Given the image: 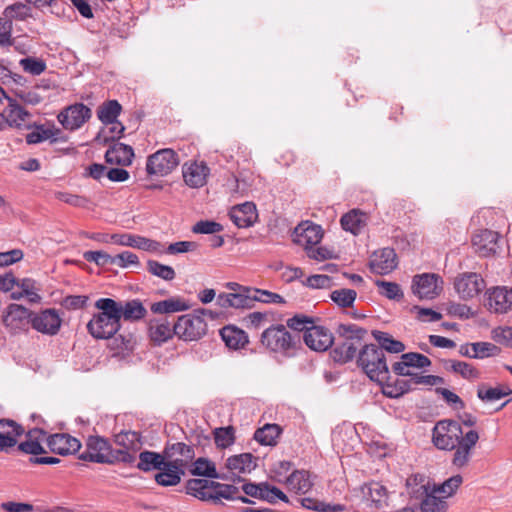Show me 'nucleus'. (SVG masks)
<instances>
[{"instance_id":"1","label":"nucleus","mask_w":512,"mask_h":512,"mask_svg":"<svg viewBox=\"0 0 512 512\" xmlns=\"http://www.w3.org/2000/svg\"><path fill=\"white\" fill-rule=\"evenodd\" d=\"M479 440V433L470 429L463 431L455 420H440L432 431V442L440 450H454L452 464L457 468L465 467L472 455V449Z\"/></svg>"},{"instance_id":"2","label":"nucleus","mask_w":512,"mask_h":512,"mask_svg":"<svg viewBox=\"0 0 512 512\" xmlns=\"http://www.w3.org/2000/svg\"><path fill=\"white\" fill-rule=\"evenodd\" d=\"M95 307L99 312L94 314L92 319L88 322V332L96 339L113 338L111 348L118 352L131 349V335H116L121 328V322L114 306V299L99 298L95 302Z\"/></svg>"},{"instance_id":"3","label":"nucleus","mask_w":512,"mask_h":512,"mask_svg":"<svg viewBox=\"0 0 512 512\" xmlns=\"http://www.w3.org/2000/svg\"><path fill=\"white\" fill-rule=\"evenodd\" d=\"M261 346L276 357L292 358L301 348V336L282 324H272L260 336Z\"/></svg>"},{"instance_id":"4","label":"nucleus","mask_w":512,"mask_h":512,"mask_svg":"<svg viewBox=\"0 0 512 512\" xmlns=\"http://www.w3.org/2000/svg\"><path fill=\"white\" fill-rule=\"evenodd\" d=\"M78 458L82 461L115 464L118 462L132 464L135 461V455L122 450H114L108 439L99 435H90L85 441V450Z\"/></svg>"},{"instance_id":"5","label":"nucleus","mask_w":512,"mask_h":512,"mask_svg":"<svg viewBox=\"0 0 512 512\" xmlns=\"http://www.w3.org/2000/svg\"><path fill=\"white\" fill-rule=\"evenodd\" d=\"M339 342L331 351L335 362L345 364L356 356L359 348L363 347L367 330L356 324H339L337 328Z\"/></svg>"},{"instance_id":"6","label":"nucleus","mask_w":512,"mask_h":512,"mask_svg":"<svg viewBox=\"0 0 512 512\" xmlns=\"http://www.w3.org/2000/svg\"><path fill=\"white\" fill-rule=\"evenodd\" d=\"M357 364L371 381L383 384L390 379L385 353L376 344H366L359 350Z\"/></svg>"},{"instance_id":"7","label":"nucleus","mask_w":512,"mask_h":512,"mask_svg":"<svg viewBox=\"0 0 512 512\" xmlns=\"http://www.w3.org/2000/svg\"><path fill=\"white\" fill-rule=\"evenodd\" d=\"M212 317V311L204 308L195 309L192 313L181 315L174 323L175 335L183 341H197L207 332V323L203 316Z\"/></svg>"},{"instance_id":"8","label":"nucleus","mask_w":512,"mask_h":512,"mask_svg":"<svg viewBox=\"0 0 512 512\" xmlns=\"http://www.w3.org/2000/svg\"><path fill=\"white\" fill-rule=\"evenodd\" d=\"M178 164V154L170 148H164L148 156L146 172L150 176H166L171 173Z\"/></svg>"},{"instance_id":"9","label":"nucleus","mask_w":512,"mask_h":512,"mask_svg":"<svg viewBox=\"0 0 512 512\" xmlns=\"http://www.w3.org/2000/svg\"><path fill=\"white\" fill-rule=\"evenodd\" d=\"M411 289L419 299L432 300L442 292L443 280L435 273L418 274L412 279Z\"/></svg>"},{"instance_id":"10","label":"nucleus","mask_w":512,"mask_h":512,"mask_svg":"<svg viewBox=\"0 0 512 512\" xmlns=\"http://www.w3.org/2000/svg\"><path fill=\"white\" fill-rule=\"evenodd\" d=\"M360 490L362 501L368 508L380 510L388 506L390 492L381 482H366L361 486Z\"/></svg>"},{"instance_id":"11","label":"nucleus","mask_w":512,"mask_h":512,"mask_svg":"<svg viewBox=\"0 0 512 512\" xmlns=\"http://www.w3.org/2000/svg\"><path fill=\"white\" fill-rule=\"evenodd\" d=\"M241 490L249 497L267 501L270 504H275L277 500L289 503L287 495L276 486L270 485L268 482H247L242 485Z\"/></svg>"},{"instance_id":"12","label":"nucleus","mask_w":512,"mask_h":512,"mask_svg":"<svg viewBox=\"0 0 512 512\" xmlns=\"http://www.w3.org/2000/svg\"><path fill=\"white\" fill-rule=\"evenodd\" d=\"M92 116V111L83 103H75L63 109L57 116L64 129L75 131Z\"/></svg>"},{"instance_id":"13","label":"nucleus","mask_w":512,"mask_h":512,"mask_svg":"<svg viewBox=\"0 0 512 512\" xmlns=\"http://www.w3.org/2000/svg\"><path fill=\"white\" fill-rule=\"evenodd\" d=\"M486 306L494 313H507L512 310V288L496 286L486 292Z\"/></svg>"},{"instance_id":"14","label":"nucleus","mask_w":512,"mask_h":512,"mask_svg":"<svg viewBox=\"0 0 512 512\" xmlns=\"http://www.w3.org/2000/svg\"><path fill=\"white\" fill-rule=\"evenodd\" d=\"M251 291L252 288L250 287H238L236 292L220 293L217 296L216 303L224 309L252 308L254 304Z\"/></svg>"},{"instance_id":"15","label":"nucleus","mask_w":512,"mask_h":512,"mask_svg":"<svg viewBox=\"0 0 512 512\" xmlns=\"http://www.w3.org/2000/svg\"><path fill=\"white\" fill-rule=\"evenodd\" d=\"M32 318L33 313L26 307L19 304H10L3 322L11 332L18 333L28 329Z\"/></svg>"},{"instance_id":"16","label":"nucleus","mask_w":512,"mask_h":512,"mask_svg":"<svg viewBox=\"0 0 512 512\" xmlns=\"http://www.w3.org/2000/svg\"><path fill=\"white\" fill-rule=\"evenodd\" d=\"M501 236L498 232L484 229L475 233L472 237V246L476 253L482 257H488L497 253L500 249Z\"/></svg>"},{"instance_id":"17","label":"nucleus","mask_w":512,"mask_h":512,"mask_svg":"<svg viewBox=\"0 0 512 512\" xmlns=\"http://www.w3.org/2000/svg\"><path fill=\"white\" fill-rule=\"evenodd\" d=\"M454 286L461 298L471 299L484 290L485 281L480 274L470 272L457 277Z\"/></svg>"},{"instance_id":"18","label":"nucleus","mask_w":512,"mask_h":512,"mask_svg":"<svg viewBox=\"0 0 512 512\" xmlns=\"http://www.w3.org/2000/svg\"><path fill=\"white\" fill-rule=\"evenodd\" d=\"M305 344L314 351L324 352L334 343L332 333L323 326L312 325L303 335Z\"/></svg>"},{"instance_id":"19","label":"nucleus","mask_w":512,"mask_h":512,"mask_svg":"<svg viewBox=\"0 0 512 512\" xmlns=\"http://www.w3.org/2000/svg\"><path fill=\"white\" fill-rule=\"evenodd\" d=\"M46 444L52 453L63 456L76 453L81 448V442L66 433L47 435Z\"/></svg>"},{"instance_id":"20","label":"nucleus","mask_w":512,"mask_h":512,"mask_svg":"<svg viewBox=\"0 0 512 512\" xmlns=\"http://www.w3.org/2000/svg\"><path fill=\"white\" fill-rule=\"evenodd\" d=\"M25 433L22 425L11 419H0V452H8Z\"/></svg>"},{"instance_id":"21","label":"nucleus","mask_w":512,"mask_h":512,"mask_svg":"<svg viewBox=\"0 0 512 512\" xmlns=\"http://www.w3.org/2000/svg\"><path fill=\"white\" fill-rule=\"evenodd\" d=\"M210 169L204 162H187L182 167L183 179L191 188H200L206 184Z\"/></svg>"},{"instance_id":"22","label":"nucleus","mask_w":512,"mask_h":512,"mask_svg":"<svg viewBox=\"0 0 512 512\" xmlns=\"http://www.w3.org/2000/svg\"><path fill=\"white\" fill-rule=\"evenodd\" d=\"M31 326L40 333L55 335L60 329L61 319L54 309H46L33 315Z\"/></svg>"},{"instance_id":"23","label":"nucleus","mask_w":512,"mask_h":512,"mask_svg":"<svg viewBox=\"0 0 512 512\" xmlns=\"http://www.w3.org/2000/svg\"><path fill=\"white\" fill-rule=\"evenodd\" d=\"M229 217L238 228L251 227L258 219L256 205L253 202L235 205L230 209Z\"/></svg>"},{"instance_id":"24","label":"nucleus","mask_w":512,"mask_h":512,"mask_svg":"<svg viewBox=\"0 0 512 512\" xmlns=\"http://www.w3.org/2000/svg\"><path fill=\"white\" fill-rule=\"evenodd\" d=\"M111 239L116 244L133 247L149 252H158L161 247V243L158 241L128 233L113 234Z\"/></svg>"},{"instance_id":"25","label":"nucleus","mask_w":512,"mask_h":512,"mask_svg":"<svg viewBox=\"0 0 512 512\" xmlns=\"http://www.w3.org/2000/svg\"><path fill=\"white\" fill-rule=\"evenodd\" d=\"M26 439L20 442L17 449L30 455H40L46 453L42 443L46 442L47 433L43 429L34 428L26 433Z\"/></svg>"},{"instance_id":"26","label":"nucleus","mask_w":512,"mask_h":512,"mask_svg":"<svg viewBox=\"0 0 512 512\" xmlns=\"http://www.w3.org/2000/svg\"><path fill=\"white\" fill-rule=\"evenodd\" d=\"M114 306L119 315V320L124 319L129 322H136L143 319L147 310L139 299H132L126 302L114 300Z\"/></svg>"},{"instance_id":"27","label":"nucleus","mask_w":512,"mask_h":512,"mask_svg":"<svg viewBox=\"0 0 512 512\" xmlns=\"http://www.w3.org/2000/svg\"><path fill=\"white\" fill-rule=\"evenodd\" d=\"M392 370L399 376H408L414 385L435 386L443 383V378L435 375H422L410 370L406 361L401 359L392 365Z\"/></svg>"},{"instance_id":"28","label":"nucleus","mask_w":512,"mask_h":512,"mask_svg":"<svg viewBox=\"0 0 512 512\" xmlns=\"http://www.w3.org/2000/svg\"><path fill=\"white\" fill-rule=\"evenodd\" d=\"M395 258L396 254L393 249L384 248L373 254L370 261V268L377 274H388L397 266Z\"/></svg>"},{"instance_id":"29","label":"nucleus","mask_w":512,"mask_h":512,"mask_svg":"<svg viewBox=\"0 0 512 512\" xmlns=\"http://www.w3.org/2000/svg\"><path fill=\"white\" fill-rule=\"evenodd\" d=\"M149 337L156 345H161L175 335L174 324L171 326L166 319H153L149 322Z\"/></svg>"},{"instance_id":"30","label":"nucleus","mask_w":512,"mask_h":512,"mask_svg":"<svg viewBox=\"0 0 512 512\" xmlns=\"http://www.w3.org/2000/svg\"><path fill=\"white\" fill-rule=\"evenodd\" d=\"M133 157V148L120 142L113 144L105 153V161L108 164L120 166H129L132 163Z\"/></svg>"},{"instance_id":"31","label":"nucleus","mask_w":512,"mask_h":512,"mask_svg":"<svg viewBox=\"0 0 512 512\" xmlns=\"http://www.w3.org/2000/svg\"><path fill=\"white\" fill-rule=\"evenodd\" d=\"M460 354L470 358H487L500 353V348L490 342H475L460 347Z\"/></svg>"},{"instance_id":"32","label":"nucleus","mask_w":512,"mask_h":512,"mask_svg":"<svg viewBox=\"0 0 512 512\" xmlns=\"http://www.w3.org/2000/svg\"><path fill=\"white\" fill-rule=\"evenodd\" d=\"M8 105L4 109L5 119L7 120V127L20 128L28 119L31 114L18 101L12 97L8 100Z\"/></svg>"},{"instance_id":"33","label":"nucleus","mask_w":512,"mask_h":512,"mask_svg":"<svg viewBox=\"0 0 512 512\" xmlns=\"http://www.w3.org/2000/svg\"><path fill=\"white\" fill-rule=\"evenodd\" d=\"M220 335L225 345L234 350L244 348L249 343L247 333L233 325H227L220 330Z\"/></svg>"},{"instance_id":"34","label":"nucleus","mask_w":512,"mask_h":512,"mask_svg":"<svg viewBox=\"0 0 512 512\" xmlns=\"http://www.w3.org/2000/svg\"><path fill=\"white\" fill-rule=\"evenodd\" d=\"M186 493L202 501H212L214 481L207 479H189L186 482Z\"/></svg>"},{"instance_id":"35","label":"nucleus","mask_w":512,"mask_h":512,"mask_svg":"<svg viewBox=\"0 0 512 512\" xmlns=\"http://www.w3.org/2000/svg\"><path fill=\"white\" fill-rule=\"evenodd\" d=\"M289 490L297 494H305L313 487L310 472L307 470H294L285 481Z\"/></svg>"},{"instance_id":"36","label":"nucleus","mask_w":512,"mask_h":512,"mask_svg":"<svg viewBox=\"0 0 512 512\" xmlns=\"http://www.w3.org/2000/svg\"><path fill=\"white\" fill-rule=\"evenodd\" d=\"M419 499L421 500V512H446L448 509L445 497L440 495L439 492H434L433 487Z\"/></svg>"},{"instance_id":"37","label":"nucleus","mask_w":512,"mask_h":512,"mask_svg":"<svg viewBox=\"0 0 512 512\" xmlns=\"http://www.w3.org/2000/svg\"><path fill=\"white\" fill-rule=\"evenodd\" d=\"M298 242L308 251L310 247L317 245L322 239V231L319 225L308 224L306 227L299 225L296 228Z\"/></svg>"},{"instance_id":"38","label":"nucleus","mask_w":512,"mask_h":512,"mask_svg":"<svg viewBox=\"0 0 512 512\" xmlns=\"http://www.w3.org/2000/svg\"><path fill=\"white\" fill-rule=\"evenodd\" d=\"M190 305L181 297H170L168 299L155 302L150 309L155 314H169L186 311Z\"/></svg>"},{"instance_id":"39","label":"nucleus","mask_w":512,"mask_h":512,"mask_svg":"<svg viewBox=\"0 0 512 512\" xmlns=\"http://www.w3.org/2000/svg\"><path fill=\"white\" fill-rule=\"evenodd\" d=\"M114 442L116 445L120 446L119 450L126 451L127 453H132L138 451L141 446V435L136 431H121L114 436Z\"/></svg>"},{"instance_id":"40","label":"nucleus","mask_w":512,"mask_h":512,"mask_svg":"<svg viewBox=\"0 0 512 512\" xmlns=\"http://www.w3.org/2000/svg\"><path fill=\"white\" fill-rule=\"evenodd\" d=\"M366 214L360 210L353 209L344 214L341 219V227L345 231H349L354 235H358L365 226Z\"/></svg>"},{"instance_id":"41","label":"nucleus","mask_w":512,"mask_h":512,"mask_svg":"<svg viewBox=\"0 0 512 512\" xmlns=\"http://www.w3.org/2000/svg\"><path fill=\"white\" fill-rule=\"evenodd\" d=\"M406 487L412 498L418 499L432 489L429 479L420 473L412 474L406 479Z\"/></svg>"},{"instance_id":"42","label":"nucleus","mask_w":512,"mask_h":512,"mask_svg":"<svg viewBox=\"0 0 512 512\" xmlns=\"http://www.w3.org/2000/svg\"><path fill=\"white\" fill-rule=\"evenodd\" d=\"M165 459L164 452L160 454L154 451L145 450L139 454V462L136 467L144 472L160 470L164 465Z\"/></svg>"},{"instance_id":"43","label":"nucleus","mask_w":512,"mask_h":512,"mask_svg":"<svg viewBox=\"0 0 512 512\" xmlns=\"http://www.w3.org/2000/svg\"><path fill=\"white\" fill-rule=\"evenodd\" d=\"M374 339L377 341L376 344L385 353H402L405 350V345L399 340L394 339L389 333L374 330L372 331Z\"/></svg>"},{"instance_id":"44","label":"nucleus","mask_w":512,"mask_h":512,"mask_svg":"<svg viewBox=\"0 0 512 512\" xmlns=\"http://www.w3.org/2000/svg\"><path fill=\"white\" fill-rule=\"evenodd\" d=\"M121 111L122 106L117 100H108L97 108V117L104 125H110L116 123Z\"/></svg>"},{"instance_id":"45","label":"nucleus","mask_w":512,"mask_h":512,"mask_svg":"<svg viewBox=\"0 0 512 512\" xmlns=\"http://www.w3.org/2000/svg\"><path fill=\"white\" fill-rule=\"evenodd\" d=\"M281 433L282 428L278 424H265L255 431L254 439L261 445L275 446Z\"/></svg>"},{"instance_id":"46","label":"nucleus","mask_w":512,"mask_h":512,"mask_svg":"<svg viewBox=\"0 0 512 512\" xmlns=\"http://www.w3.org/2000/svg\"><path fill=\"white\" fill-rule=\"evenodd\" d=\"M385 381L382 385V392L385 396L389 398H399L405 393L409 392L413 388L418 385H414L412 383L411 378L405 379H396L393 383Z\"/></svg>"},{"instance_id":"47","label":"nucleus","mask_w":512,"mask_h":512,"mask_svg":"<svg viewBox=\"0 0 512 512\" xmlns=\"http://www.w3.org/2000/svg\"><path fill=\"white\" fill-rule=\"evenodd\" d=\"M255 460L251 453H242L229 457L226 466L229 470L239 473L251 472L256 467Z\"/></svg>"},{"instance_id":"48","label":"nucleus","mask_w":512,"mask_h":512,"mask_svg":"<svg viewBox=\"0 0 512 512\" xmlns=\"http://www.w3.org/2000/svg\"><path fill=\"white\" fill-rule=\"evenodd\" d=\"M164 455L166 459L173 457L185 458V460H193L195 451L193 446L187 445L183 442L167 443L164 448Z\"/></svg>"},{"instance_id":"49","label":"nucleus","mask_w":512,"mask_h":512,"mask_svg":"<svg viewBox=\"0 0 512 512\" xmlns=\"http://www.w3.org/2000/svg\"><path fill=\"white\" fill-rule=\"evenodd\" d=\"M302 507L317 512H341L346 510V506L343 504H330L311 497H305L300 499Z\"/></svg>"},{"instance_id":"50","label":"nucleus","mask_w":512,"mask_h":512,"mask_svg":"<svg viewBox=\"0 0 512 512\" xmlns=\"http://www.w3.org/2000/svg\"><path fill=\"white\" fill-rule=\"evenodd\" d=\"M190 472L192 475L195 476L225 479L224 476H221L220 474L217 473L215 464L203 457H200L197 460H195L193 468L191 469Z\"/></svg>"},{"instance_id":"51","label":"nucleus","mask_w":512,"mask_h":512,"mask_svg":"<svg viewBox=\"0 0 512 512\" xmlns=\"http://www.w3.org/2000/svg\"><path fill=\"white\" fill-rule=\"evenodd\" d=\"M239 493H240V488H238L232 484H223V483L214 481L212 502L217 504L220 502L221 498L233 501L238 498Z\"/></svg>"},{"instance_id":"52","label":"nucleus","mask_w":512,"mask_h":512,"mask_svg":"<svg viewBox=\"0 0 512 512\" xmlns=\"http://www.w3.org/2000/svg\"><path fill=\"white\" fill-rule=\"evenodd\" d=\"M446 368L467 380L478 379L480 376V372L475 367L464 361L449 360Z\"/></svg>"},{"instance_id":"53","label":"nucleus","mask_w":512,"mask_h":512,"mask_svg":"<svg viewBox=\"0 0 512 512\" xmlns=\"http://www.w3.org/2000/svg\"><path fill=\"white\" fill-rule=\"evenodd\" d=\"M3 16L11 23L14 20L24 21L31 16V8L25 3L16 2L4 9Z\"/></svg>"},{"instance_id":"54","label":"nucleus","mask_w":512,"mask_h":512,"mask_svg":"<svg viewBox=\"0 0 512 512\" xmlns=\"http://www.w3.org/2000/svg\"><path fill=\"white\" fill-rule=\"evenodd\" d=\"M375 285L378 288L380 295L386 297L389 300L400 301L404 297V293L399 284L396 282H389L385 280L377 279Z\"/></svg>"},{"instance_id":"55","label":"nucleus","mask_w":512,"mask_h":512,"mask_svg":"<svg viewBox=\"0 0 512 512\" xmlns=\"http://www.w3.org/2000/svg\"><path fill=\"white\" fill-rule=\"evenodd\" d=\"M61 133L60 129L56 128H44L43 126H38L36 130L28 133L26 135V142L28 144H37L43 142L45 140L50 139L52 142L57 141V135Z\"/></svg>"},{"instance_id":"56","label":"nucleus","mask_w":512,"mask_h":512,"mask_svg":"<svg viewBox=\"0 0 512 512\" xmlns=\"http://www.w3.org/2000/svg\"><path fill=\"white\" fill-rule=\"evenodd\" d=\"M357 297V292L353 289L342 288L331 292V300L341 308L352 307Z\"/></svg>"},{"instance_id":"57","label":"nucleus","mask_w":512,"mask_h":512,"mask_svg":"<svg viewBox=\"0 0 512 512\" xmlns=\"http://www.w3.org/2000/svg\"><path fill=\"white\" fill-rule=\"evenodd\" d=\"M463 478L461 475H454L441 484H433L434 492H439L440 495L447 499L455 494L459 486L462 484Z\"/></svg>"},{"instance_id":"58","label":"nucleus","mask_w":512,"mask_h":512,"mask_svg":"<svg viewBox=\"0 0 512 512\" xmlns=\"http://www.w3.org/2000/svg\"><path fill=\"white\" fill-rule=\"evenodd\" d=\"M181 477V473L171 467H166L163 465V467L160 469V472L155 475V481L157 484L164 487L175 486L180 483Z\"/></svg>"},{"instance_id":"59","label":"nucleus","mask_w":512,"mask_h":512,"mask_svg":"<svg viewBox=\"0 0 512 512\" xmlns=\"http://www.w3.org/2000/svg\"><path fill=\"white\" fill-rule=\"evenodd\" d=\"M147 270L152 275L159 277L166 281H171L175 278L176 273L173 267L164 265L156 260L147 261Z\"/></svg>"},{"instance_id":"60","label":"nucleus","mask_w":512,"mask_h":512,"mask_svg":"<svg viewBox=\"0 0 512 512\" xmlns=\"http://www.w3.org/2000/svg\"><path fill=\"white\" fill-rule=\"evenodd\" d=\"M19 64L23 70L33 76H38L46 70V63L42 59L26 57L20 60Z\"/></svg>"},{"instance_id":"61","label":"nucleus","mask_w":512,"mask_h":512,"mask_svg":"<svg viewBox=\"0 0 512 512\" xmlns=\"http://www.w3.org/2000/svg\"><path fill=\"white\" fill-rule=\"evenodd\" d=\"M215 444L221 448H227L235 441L234 429L231 426L217 428L214 431Z\"/></svg>"},{"instance_id":"62","label":"nucleus","mask_w":512,"mask_h":512,"mask_svg":"<svg viewBox=\"0 0 512 512\" xmlns=\"http://www.w3.org/2000/svg\"><path fill=\"white\" fill-rule=\"evenodd\" d=\"M477 397L485 403H491L505 397V393L501 392L500 387H486L485 384H481L477 389Z\"/></svg>"},{"instance_id":"63","label":"nucleus","mask_w":512,"mask_h":512,"mask_svg":"<svg viewBox=\"0 0 512 512\" xmlns=\"http://www.w3.org/2000/svg\"><path fill=\"white\" fill-rule=\"evenodd\" d=\"M36 282L30 278H23L21 280L17 279V283L15 286L19 287L21 291L24 293L25 297L29 300V302L37 303L41 300V297L37 293Z\"/></svg>"},{"instance_id":"64","label":"nucleus","mask_w":512,"mask_h":512,"mask_svg":"<svg viewBox=\"0 0 512 512\" xmlns=\"http://www.w3.org/2000/svg\"><path fill=\"white\" fill-rule=\"evenodd\" d=\"M287 328H290L295 331V333L306 332V329H309L310 326L313 325V319L306 315L298 314L289 318L286 322Z\"/></svg>"}]
</instances>
